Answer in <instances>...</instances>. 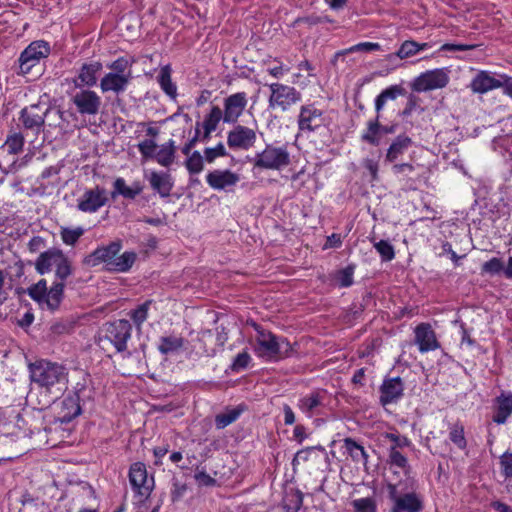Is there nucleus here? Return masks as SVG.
Wrapping results in <instances>:
<instances>
[{
	"label": "nucleus",
	"mask_w": 512,
	"mask_h": 512,
	"mask_svg": "<svg viewBox=\"0 0 512 512\" xmlns=\"http://www.w3.org/2000/svg\"><path fill=\"white\" fill-rule=\"evenodd\" d=\"M55 113L58 115L59 119L61 120V122L57 124L60 127L67 128L68 125L70 124L71 120H76L75 114L69 110L63 111L60 109H56Z\"/></svg>",
	"instance_id": "obj_63"
},
{
	"label": "nucleus",
	"mask_w": 512,
	"mask_h": 512,
	"mask_svg": "<svg viewBox=\"0 0 512 512\" xmlns=\"http://www.w3.org/2000/svg\"><path fill=\"white\" fill-rule=\"evenodd\" d=\"M187 491V485L180 483L177 479H173V488L171 491V499L173 502L180 500Z\"/></svg>",
	"instance_id": "obj_60"
},
{
	"label": "nucleus",
	"mask_w": 512,
	"mask_h": 512,
	"mask_svg": "<svg viewBox=\"0 0 512 512\" xmlns=\"http://www.w3.org/2000/svg\"><path fill=\"white\" fill-rule=\"evenodd\" d=\"M316 450L320 451L321 453H325V449L322 447V446H317V447H307V448H304V449H301L299 450L293 460H292V467H293V470L295 471L296 470V467L301 463V462H307L309 460L312 459V456L315 454Z\"/></svg>",
	"instance_id": "obj_44"
},
{
	"label": "nucleus",
	"mask_w": 512,
	"mask_h": 512,
	"mask_svg": "<svg viewBox=\"0 0 512 512\" xmlns=\"http://www.w3.org/2000/svg\"><path fill=\"white\" fill-rule=\"evenodd\" d=\"M412 145V140L405 134L398 135L387 149L385 160L387 162H395L403 155Z\"/></svg>",
	"instance_id": "obj_29"
},
{
	"label": "nucleus",
	"mask_w": 512,
	"mask_h": 512,
	"mask_svg": "<svg viewBox=\"0 0 512 512\" xmlns=\"http://www.w3.org/2000/svg\"><path fill=\"white\" fill-rule=\"evenodd\" d=\"M73 273L71 261L66 255L60 260L59 264L55 267V281L53 283L62 284V296L64 295L65 281Z\"/></svg>",
	"instance_id": "obj_37"
},
{
	"label": "nucleus",
	"mask_w": 512,
	"mask_h": 512,
	"mask_svg": "<svg viewBox=\"0 0 512 512\" xmlns=\"http://www.w3.org/2000/svg\"><path fill=\"white\" fill-rule=\"evenodd\" d=\"M449 73L448 68H438L421 73L414 79L412 89L416 92H426L444 88L449 83Z\"/></svg>",
	"instance_id": "obj_11"
},
{
	"label": "nucleus",
	"mask_w": 512,
	"mask_h": 512,
	"mask_svg": "<svg viewBox=\"0 0 512 512\" xmlns=\"http://www.w3.org/2000/svg\"><path fill=\"white\" fill-rule=\"evenodd\" d=\"M208 185L215 190H223L235 186L239 176L230 170H214L206 176Z\"/></svg>",
	"instance_id": "obj_23"
},
{
	"label": "nucleus",
	"mask_w": 512,
	"mask_h": 512,
	"mask_svg": "<svg viewBox=\"0 0 512 512\" xmlns=\"http://www.w3.org/2000/svg\"><path fill=\"white\" fill-rule=\"evenodd\" d=\"M324 398L323 393L312 392L299 400L298 407L303 413L312 417L313 415L319 414V408L324 405Z\"/></svg>",
	"instance_id": "obj_30"
},
{
	"label": "nucleus",
	"mask_w": 512,
	"mask_h": 512,
	"mask_svg": "<svg viewBox=\"0 0 512 512\" xmlns=\"http://www.w3.org/2000/svg\"><path fill=\"white\" fill-rule=\"evenodd\" d=\"M248 103L247 94L238 92L224 99L223 122L236 124Z\"/></svg>",
	"instance_id": "obj_16"
},
{
	"label": "nucleus",
	"mask_w": 512,
	"mask_h": 512,
	"mask_svg": "<svg viewBox=\"0 0 512 512\" xmlns=\"http://www.w3.org/2000/svg\"><path fill=\"white\" fill-rule=\"evenodd\" d=\"M51 108L44 103L31 104L20 111L19 121L25 130L38 135L43 131L45 119Z\"/></svg>",
	"instance_id": "obj_9"
},
{
	"label": "nucleus",
	"mask_w": 512,
	"mask_h": 512,
	"mask_svg": "<svg viewBox=\"0 0 512 512\" xmlns=\"http://www.w3.org/2000/svg\"><path fill=\"white\" fill-rule=\"evenodd\" d=\"M31 381L48 391L62 392L68 383V373L63 365L40 360L29 366Z\"/></svg>",
	"instance_id": "obj_2"
},
{
	"label": "nucleus",
	"mask_w": 512,
	"mask_h": 512,
	"mask_svg": "<svg viewBox=\"0 0 512 512\" xmlns=\"http://www.w3.org/2000/svg\"><path fill=\"white\" fill-rule=\"evenodd\" d=\"M415 344L418 345L421 353L434 351L440 347L436 338V334L428 323H421L416 326L415 330Z\"/></svg>",
	"instance_id": "obj_19"
},
{
	"label": "nucleus",
	"mask_w": 512,
	"mask_h": 512,
	"mask_svg": "<svg viewBox=\"0 0 512 512\" xmlns=\"http://www.w3.org/2000/svg\"><path fill=\"white\" fill-rule=\"evenodd\" d=\"M132 325L126 319H119L107 323L104 328V335L99 337V345L103 342H110L117 352H124L127 349V341L131 338Z\"/></svg>",
	"instance_id": "obj_6"
},
{
	"label": "nucleus",
	"mask_w": 512,
	"mask_h": 512,
	"mask_svg": "<svg viewBox=\"0 0 512 512\" xmlns=\"http://www.w3.org/2000/svg\"><path fill=\"white\" fill-rule=\"evenodd\" d=\"M114 190L111 192V197L114 199L117 195H122L127 199H135L143 191V186L140 182H134L132 186H127L123 178H117L113 183Z\"/></svg>",
	"instance_id": "obj_31"
},
{
	"label": "nucleus",
	"mask_w": 512,
	"mask_h": 512,
	"mask_svg": "<svg viewBox=\"0 0 512 512\" xmlns=\"http://www.w3.org/2000/svg\"><path fill=\"white\" fill-rule=\"evenodd\" d=\"M382 115L376 113V117L367 122V127L361 134V141L372 146H379L381 143L380 119Z\"/></svg>",
	"instance_id": "obj_32"
},
{
	"label": "nucleus",
	"mask_w": 512,
	"mask_h": 512,
	"mask_svg": "<svg viewBox=\"0 0 512 512\" xmlns=\"http://www.w3.org/2000/svg\"><path fill=\"white\" fill-rule=\"evenodd\" d=\"M122 248L120 240L112 241L106 246L95 249L84 258V263L89 266L105 264V270L109 272L124 273L131 269L136 261L137 255L133 251H125L118 255Z\"/></svg>",
	"instance_id": "obj_1"
},
{
	"label": "nucleus",
	"mask_w": 512,
	"mask_h": 512,
	"mask_svg": "<svg viewBox=\"0 0 512 512\" xmlns=\"http://www.w3.org/2000/svg\"><path fill=\"white\" fill-rule=\"evenodd\" d=\"M184 345V339L177 336H165L160 338V344L158 350L162 355H168L170 353L180 350Z\"/></svg>",
	"instance_id": "obj_38"
},
{
	"label": "nucleus",
	"mask_w": 512,
	"mask_h": 512,
	"mask_svg": "<svg viewBox=\"0 0 512 512\" xmlns=\"http://www.w3.org/2000/svg\"><path fill=\"white\" fill-rule=\"evenodd\" d=\"M386 438L393 442V445L391 447H395V449L397 450L398 448H404L411 445V441L406 436L388 433L386 435Z\"/></svg>",
	"instance_id": "obj_62"
},
{
	"label": "nucleus",
	"mask_w": 512,
	"mask_h": 512,
	"mask_svg": "<svg viewBox=\"0 0 512 512\" xmlns=\"http://www.w3.org/2000/svg\"><path fill=\"white\" fill-rule=\"evenodd\" d=\"M131 66L129 60L125 57H119L112 63L108 64L107 67L112 70L111 73L127 74L128 68Z\"/></svg>",
	"instance_id": "obj_56"
},
{
	"label": "nucleus",
	"mask_w": 512,
	"mask_h": 512,
	"mask_svg": "<svg viewBox=\"0 0 512 512\" xmlns=\"http://www.w3.org/2000/svg\"><path fill=\"white\" fill-rule=\"evenodd\" d=\"M27 293L31 299L40 305L45 304L50 310L57 309L63 299L62 284L53 283L50 289H48L45 279H40L37 283L30 286Z\"/></svg>",
	"instance_id": "obj_5"
},
{
	"label": "nucleus",
	"mask_w": 512,
	"mask_h": 512,
	"mask_svg": "<svg viewBox=\"0 0 512 512\" xmlns=\"http://www.w3.org/2000/svg\"><path fill=\"white\" fill-rule=\"evenodd\" d=\"M24 145V136L18 132L9 135L5 141L4 147L10 154H18L22 151Z\"/></svg>",
	"instance_id": "obj_45"
},
{
	"label": "nucleus",
	"mask_w": 512,
	"mask_h": 512,
	"mask_svg": "<svg viewBox=\"0 0 512 512\" xmlns=\"http://www.w3.org/2000/svg\"><path fill=\"white\" fill-rule=\"evenodd\" d=\"M258 332L257 344L259 355L269 357H279L278 337L269 331L256 328Z\"/></svg>",
	"instance_id": "obj_22"
},
{
	"label": "nucleus",
	"mask_w": 512,
	"mask_h": 512,
	"mask_svg": "<svg viewBox=\"0 0 512 512\" xmlns=\"http://www.w3.org/2000/svg\"><path fill=\"white\" fill-rule=\"evenodd\" d=\"M430 47L431 45L429 43H418L414 40H406L395 53L389 54L387 59L390 61L394 58H399L400 60L407 59Z\"/></svg>",
	"instance_id": "obj_28"
},
{
	"label": "nucleus",
	"mask_w": 512,
	"mask_h": 512,
	"mask_svg": "<svg viewBox=\"0 0 512 512\" xmlns=\"http://www.w3.org/2000/svg\"><path fill=\"white\" fill-rule=\"evenodd\" d=\"M50 46L47 42L39 40L29 44L20 54L18 59L19 71L18 74L27 75L33 73L37 77L41 75V68L38 67L40 61L47 58L50 54Z\"/></svg>",
	"instance_id": "obj_3"
},
{
	"label": "nucleus",
	"mask_w": 512,
	"mask_h": 512,
	"mask_svg": "<svg viewBox=\"0 0 512 512\" xmlns=\"http://www.w3.org/2000/svg\"><path fill=\"white\" fill-rule=\"evenodd\" d=\"M351 506L354 512H377V501L374 497L354 499Z\"/></svg>",
	"instance_id": "obj_41"
},
{
	"label": "nucleus",
	"mask_w": 512,
	"mask_h": 512,
	"mask_svg": "<svg viewBox=\"0 0 512 512\" xmlns=\"http://www.w3.org/2000/svg\"><path fill=\"white\" fill-rule=\"evenodd\" d=\"M504 270V262L500 258L496 257H493L490 260L484 262L481 266L482 274L497 275L501 272L504 273Z\"/></svg>",
	"instance_id": "obj_48"
},
{
	"label": "nucleus",
	"mask_w": 512,
	"mask_h": 512,
	"mask_svg": "<svg viewBox=\"0 0 512 512\" xmlns=\"http://www.w3.org/2000/svg\"><path fill=\"white\" fill-rule=\"evenodd\" d=\"M71 101L82 115L98 114L102 104L100 96L95 91L89 89L76 92L72 96Z\"/></svg>",
	"instance_id": "obj_15"
},
{
	"label": "nucleus",
	"mask_w": 512,
	"mask_h": 512,
	"mask_svg": "<svg viewBox=\"0 0 512 512\" xmlns=\"http://www.w3.org/2000/svg\"><path fill=\"white\" fill-rule=\"evenodd\" d=\"M174 158V152L171 149H166L164 146H161L155 156L156 161L164 167H169L174 162Z\"/></svg>",
	"instance_id": "obj_54"
},
{
	"label": "nucleus",
	"mask_w": 512,
	"mask_h": 512,
	"mask_svg": "<svg viewBox=\"0 0 512 512\" xmlns=\"http://www.w3.org/2000/svg\"><path fill=\"white\" fill-rule=\"evenodd\" d=\"M185 160V167L189 174H199L204 169L203 156L198 151H194L190 155H187Z\"/></svg>",
	"instance_id": "obj_42"
},
{
	"label": "nucleus",
	"mask_w": 512,
	"mask_h": 512,
	"mask_svg": "<svg viewBox=\"0 0 512 512\" xmlns=\"http://www.w3.org/2000/svg\"><path fill=\"white\" fill-rule=\"evenodd\" d=\"M195 480L197 481L199 486L205 487H213L216 485L217 481L215 478L211 477L205 471H198L194 475Z\"/></svg>",
	"instance_id": "obj_59"
},
{
	"label": "nucleus",
	"mask_w": 512,
	"mask_h": 512,
	"mask_svg": "<svg viewBox=\"0 0 512 512\" xmlns=\"http://www.w3.org/2000/svg\"><path fill=\"white\" fill-rule=\"evenodd\" d=\"M354 265H348L336 274V280L340 287H350L353 284Z\"/></svg>",
	"instance_id": "obj_50"
},
{
	"label": "nucleus",
	"mask_w": 512,
	"mask_h": 512,
	"mask_svg": "<svg viewBox=\"0 0 512 512\" xmlns=\"http://www.w3.org/2000/svg\"><path fill=\"white\" fill-rule=\"evenodd\" d=\"M419 98L414 94H410L408 96V101L406 103L405 108L401 111L400 115L403 117H408L412 114L415 108L419 105Z\"/></svg>",
	"instance_id": "obj_64"
},
{
	"label": "nucleus",
	"mask_w": 512,
	"mask_h": 512,
	"mask_svg": "<svg viewBox=\"0 0 512 512\" xmlns=\"http://www.w3.org/2000/svg\"><path fill=\"white\" fill-rule=\"evenodd\" d=\"M129 482L134 491L148 498L154 489V478L148 479L147 469L144 463L135 462L129 469Z\"/></svg>",
	"instance_id": "obj_13"
},
{
	"label": "nucleus",
	"mask_w": 512,
	"mask_h": 512,
	"mask_svg": "<svg viewBox=\"0 0 512 512\" xmlns=\"http://www.w3.org/2000/svg\"><path fill=\"white\" fill-rule=\"evenodd\" d=\"M83 234L84 229L82 227H77L74 229L62 228L60 232L62 241L70 246L75 245Z\"/></svg>",
	"instance_id": "obj_49"
},
{
	"label": "nucleus",
	"mask_w": 512,
	"mask_h": 512,
	"mask_svg": "<svg viewBox=\"0 0 512 512\" xmlns=\"http://www.w3.org/2000/svg\"><path fill=\"white\" fill-rule=\"evenodd\" d=\"M137 147L144 159L155 158L158 146L153 139H145Z\"/></svg>",
	"instance_id": "obj_51"
},
{
	"label": "nucleus",
	"mask_w": 512,
	"mask_h": 512,
	"mask_svg": "<svg viewBox=\"0 0 512 512\" xmlns=\"http://www.w3.org/2000/svg\"><path fill=\"white\" fill-rule=\"evenodd\" d=\"M373 247L380 254L382 261L388 262L394 259L395 250L393 245L387 240L373 242Z\"/></svg>",
	"instance_id": "obj_46"
},
{
	"label": "nucleus",
	"mask_w": 512,
	"mask_h": 512,
	"mask_svg": "<svg viewBox=\"0 0 512 512\" xmlns=\"http://www.w3.org/2000/svg\"><path fill=\"white\" fill-rule=\"evenodd\" d=\"M388 499L391 502L390 512H421L423 500L416 492L401 493L397 485H387Z\"/></svg>",
	"instance_id": "obj_4"
},
{
	"label": "nucleus",
	"mask_w": 512,
	"mask_h": 512,
	"mask_svg": "<svg viewBox=\"0 0 512 512\" xmlns=\"http://www.w3.org/2000/svg\"><path fill=\"white\" fill-rule=\"evenodd\" d=\"M500 466L505 478H512V453L505 452L500 456Z\"/></svg>",
	"instance_id": "obj_57"
},
{
	"label": "nucleus",
	"mask_w": 512,
	"mask_h": 512,
	"mask_svg": "<svg viewBox=\"0 0 512 512\" xmlns=\"http://www.w3.org/2000/svg\"><path fill=\"white\" fill-rule=\"evenodd\" d=\"M64 255L63 251L57 248H51L40 253L35 261V270L40 275L50 272L57 264H59Z\"/></svg>",
	"instance_id": "obj_24"
},
{
	"label": "nucleus",
	"mask_w": 512,
	"mask_h": 512,
	"mask_svg": "<svg viewBox=\"0 0 512 512\" xmlns=\"http://www.w3.org/2000/svg\"><path fill=\"white\" fill-rule=\"evenodd\" d=\"M363 167L370 174L371 181L378 180V170H379L378 161L371 159V158H366L363 160Z\"/></svg>",
	"instance_id": "obj_61"
},
{
	"label": "nucleus",
	"mask_w": 512,
	"mask_h": 512,
	"mask_svg": "<svg viewBox=\"0 0 512 512\" xmlns=\"http://www.w3.org/2000/svg\"><path fill=\"white\" fill-rule=\"evenodd\" d=\"M132 79L131 71L127 74L107 73L100 81V88L103 93H123Z\"/></svg>",
	"instance_id": "obj_21"
},
{
	"label": "nucleus",
	"mask_w": 512,
	"mask_h": 512,
	"mask_svg": "<svg viewBox=\"0 0 512 512\" xmlns=\"http://www.w3.org/2000/svg\"><path fill=\"white\" fill-rule=\"evenodd\" d=\"M379 50H381V45L379 43L361 42V43H358V44L350 47L349 49H347L345 51L338 52L336 54V57L339 55H343L345 53H350V52H372V51H379Z\"/></svg>",
	"instance_id": "obj_52"
},
{
	"label": "nucleus",
	"mask_w": 512,
	"mask_h": 512,
	"mask_svg": "<svg viewBox=\"0 0 512 512\" xmlns=\"http://www.w3.org/2000/svg\"><path fill=\"white\" fill-rule=\"evenodd\" d=\"M493 422L504 424L512 414V393H501L496 399Z\"/></svg>",
	"instance_id": "obj_27"
},
{
	"label": "nucleus",
	"mask_w": 512,
	"mask_h": 512,
	"mask_svg": "<svg viewBox=\"0 0 512 512\" xmlns=\"http://www.w3.org/2000/svg\"><path fill=\"white\" fill-rule=\"evenodd\" d=\"M500 87V74L496 77L494 73L486 70L478 71L469 84L472 92L477 94H485Z\"/></svg>",
	"instance_id": "obj_20"
},
{
	"label": "nucleus",
	"mask_w": 512,
	"mask_h": 512,
	"mask_svg": "<svg viewBox=\"0 0 512 512\" xmlns=\"http://www.w3.org/2000/svg\"><path fill=\"white\" fill-rule=\"evenodd\" d=\"M271 94L268 99V106L271 109L280 108L287 111L292 105L301 101V93L296 88L282 83L268 85Z\"/></svg>",
	"instance_id": "obj_10"
},
{
	"label": "nucleus",
	"mask_w": 512,
	"mask_h": 512,
	"mask_svg": "<svg viewBox=\"0 0 512 512\" xmlns=\"http://www.w3.org/2000/svg\"><path fill=\"white\" fill-rule=\"evenodd\" d=\"M379 390L380 403L383 406L396 403L403 396L404 383L400 377H386Z\"/></svg>",
	"instance_id": "obj_18"
},
{
	"label": "nucleus",
	"mask_w": 512,
	"mask_h": 512,
	"mask_svg": "<svg viewBox=\"0 0 512 512\" xmlns=\"http://www.w3.org/2000/svg\"><path fill=\"white\" fill-rule=\"evenodd\" d=\"M85 391V387L82 386L80 389L75 391L73 394L65 397L60 405L57 419L61 423H69L74 418L81 414V394Z\"/></svg>",
	"instance_id": "obj_17"
},
{
	"label": "nucleus",
	"mask_w": 512,
	"mask_h": 512,
	"mask_svg": "<svg viewBox=\"0 0 512 512\" xmlns=\"http://www.w3.org/2000/svg\"><path fill=\"white\" fill-rule=\"evenodd\" d=\"M221 120H223L222 109L219 106H213L210 112L205 116L201 126L203 129L214 132Z\"/></svg>",
	"instance_id": "obj_40"
},
{
	"label": "nucleus",
	"mask_w": 512,
	"mask_h": 512,
	"mask_svg": "<svg viewBox=\"0 0 512 512\" xmlns=\"http://www.w3.org/2000/svg\"><path fill=\"white\" fill-rule=\"evenodd\" d=\"M149 183L152 189L159 193L161 197H168L174 186L171 175L164 172H151Z\"/></svg>",
	"instance_id": "obj_26"
},
{
	"label": "nucleus",
	"mask_w": 512,
	"mask_h": 512,
	"mask_svg": "<svg viewBox=\"0 0 512 512\" xmlns=\"http://www.w3.org/2000/svg\"><path fill=\"white\" fill-rule=\"evenodd\" d=\"M102 68V63L99 61L84 63L79 69L77 78L74 80L75 86H95L97 83V74L102 70Z\"/></svg>",
	"instance_id": "obj_25"
},
{
	"label": "nucleus",
	"mask_w": 512,
	"mask_h": 512,
	"mask_svg": "<svg viewBox=\"0 0 512 512\" xmlns=\"http://www.w3.org/2000/svg\"><path fill=\"white\" fill-rule=\"evenodd\" d=\"M228 153L222 142H219L214 148H205L204 158L208 163H212L218 157H225Z\"/></svg>",
	"instance_id": "obj_53"
},
{
	"label": "nucleus",
	"mask_w": 512,
	"mask_h": 512,
	"mask_svg": "<svg viewBox=\"0 0 512 512\" xmlns=\"http://www.w3.org/2000/svg\"><path fill=\"white\" fill-rule=\"evenodd\" d=\"M389 463L401 469L408 467L407 458L401 452L395 449V447H390L389 449Z\"/></svg>",
	"instance_id": "obj_55"
},
{
	"label": "nucleus",
	"mask_w": 512,
	"mask_h": 512,
	"mask_svg": "<svg viewBox=\"0 0 512 512\" xmlns=\"http://www.w3.org/2000/svg\"><path fill=\"white\" fill-rule=\"evenodd\" d=\"M290 164V155L286 146L275 147L266 145L265 149L257 153L254 158V167L268 170H280Z\"/></svg>",
	"instance_id": "obj_7"
},
{
	"label": "nucleus",
	"mask_w": 512,
	"mask_h": 512,
	"mask_svg": "<svg viewBox=\"0 0 512 512\" xmlns=\"http://www.w3.org/2000/svg\"><path fill=\"white\" fill-rule=\"evenodd\" d=\"M250 360H251L250 355L246 351H243V352L237 354V356L235 357V359L231 365V369L233 371L243 370V369L247 368Z\"/></svg>",
	"instance_id": "obj_58"
},
{
	"label": "nucleus",
	"mask_w": 512,
	"mask_h": 512,
	"mask_svg": "<svg viewBox=\"0 0 512 512\" xmlns=\"http://www.w3.org/2000/svg\"><path fill=\"white\" fill-rule=\"evenodd\" d=\"M256 139L254 129L237 123L227 134V144L231 149L248 150L254 146Z\"/></svg>",
	"instance_id": "obj_14"
},
{
	"label": "nucleus",
	"mask_w": 512,
	"mask_h": 512,
	"mask_svg": "<svg viewBox=\"0 0 512 512\" xmlns=\"http://www.w3.org/2000/svg\"><path fill=\"white\" fill-rule=\"evenodd\" d=\"M243 409L240 407L227 410L224 413L217 414L215 417V426L217 429H224L235 422L241 415Z\"/></svg>",
	"instance_id": "obj_39"
},
{
	"label": "nucleus",
	"mask_w": 512,
	"mask_h": 512,
	"mask_svg": "<svg viewBox=\"0 0 512 512\" xmlns=\"http://www.w3.org/2000/svg\"><path fill=\"white\" fill-rule=\"evenodd\" d=\"M151 304L152 300H146L144 303L137 306V308L130 311L129 315L138 328L146 321Z\"/></svg>",
	"instance_id": "obj_43"
},
{
	"label": "nucleus",
	"mask_w": 512,
	"mask_h": 512,
	"mask_svg": "<svg viewBox=\"0 0 512 512\" xmlns=\"http://www.w3.org/2000/svg\"><path fill=\"white\" fill-rule=\"evenodd\" d=\"M109 201L107 191L99 185L87 189L77 200V209L84 213H96Z\"/></svg>",
	"instance_id": "obj_12"
},
{
	"label": "nucleus",
	"mask_w": 512,
	"mask_h": 512,
	"mask_svg": "<svg viewBox=\"0 0 512 512\" xmlns=\"http://www.w3.org/2000/svg\"><path fill=\"white\" fill-rule=\"evenodd\" d=\"M324 112L314 104L303 105L297 118L298 135L310 136L314 132L326 129Z\"/></svg>",
	"instance_id": "obj_8"
},
{
	"label": "nucleus",
	"mask_w": 512,
	"mask_h": 512,
	"mask_svg": "<svg viewBox=\"0 0 512 512\" xmlns=\"http://www.w3.org/2000/svg\"><path fill=\"white\" fill-rule=\"evenodd\" d=\"M449 439L459 448L465 449L467 441L464 434V427L461 424H454L450 428Z\"/></svg>",
	"instance_id": "obj_47"
},
{
	"label": "nucleus",
	"mask_w": 512,
	"mask_h": 512,
	"mask_svg": "<svg viewBox=\"0 0 512 512\" xmlns=\"http://www.w3.org/2000/svg\"><path fill=\"white\" fill-rule=\"evenodd\" d=\"M344 448L352 458L354 462H361L362 464L366 465L368 461V454L365 451L364 447L357 443L352 438H345L344 439Z\"/></svg>",
	"instance_id": "obj_35"
},
{
	"label": "nucleus",
	"mask_w": 512,
	"mask_h": 512,
	"mask_svg": "<svg viewBox=\"0 0 512 512\" xmlns=\"http://www.w3.org/2000/svg\"><path fill=\"white\" fill-rule=\"evenodd\" d=\"M157 80L165 94L168 95L170 98L175 99L177 96V87L171 79L170 66L167 65L161 68Z\"/></svg>",
	"instance_id": "obj_36"
},
{
	"label": "nucleus",
	"mask_w": 512,
	"mask_h": 512,
	"mask_svg": "<svg viewBox=\"0 0 512 512\" xmlns=\"http://www.w3.org/2000/svg\"><path fill=\"white\" fill-rule=\"evenodd\" d=\"M303 493L295 488L285 490L282 507L285 512H299L303 504Z\"/></svg>",
	"instance_id": "obj_33"
},
{
	"label": "nucleus",
	"mask_w": 512,
	"mask_h": 512,
	"mask_svg": "<svg viewBox=\"0 0 512 512\" xmlns=\"http://www.w3.org/2000/svg\"><path fill=\"white\" fill-rule=\"evenodd\" d=\"M405 94L406 90L401 85H392L384 89L375 99L376 113L381 114L388 100H395L398 96H404Z\"/></svg>",
	"instance_id": "obj_34"
}]
</instances>
